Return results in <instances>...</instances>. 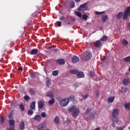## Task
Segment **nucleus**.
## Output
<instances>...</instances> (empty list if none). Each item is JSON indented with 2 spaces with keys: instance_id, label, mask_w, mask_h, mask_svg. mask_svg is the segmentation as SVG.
Masks as SVG:
<instances>
[{
  "instance_id": "1",
  "label": "nucleus",
  "mask_w": 130,
  "mask_h": 130,
  "mask_svg": "<svg viewBox=\"0 0 130 130\" xmlns=\"http://www.w3.org/2000/svg\"><path fill=\"white\" fill-rule=\"evenodd\" d=\"M122 16L123 20H126L128 17H130V7L124 9V14L123 12H119L116 15V18L117 20H120L121 18H122Z\"/></svg>"
},
{
  "instance_id": "2",
  "label": "nucleus",
  "mask_w": 130,
  "mask_h": 130,
  "mask_svg": "<svg viewBox=\"0 0 130 130\" xmlns=\"http://www.w3.org/2000/svg\"><path fill=\"white\" fill-rule=\"evenodd\" d=\"M68 110L69 112H73L72 113V116L73 117L76 118L79 116V114L80 113V110L77 108L76 106H73L71 107L70 108L68 109Z\"/></svg>"
},
{
  "instance_id": "3",
  "label": "nucleus",
  "mask_w": 130,
  "mask_h": 130,
  "mask_svg": "<svg viewBox=\"0 0 130 130\" xmlns=\"http://www.w3.org/2000/svg\"><path fill=\"white\" fill-rule=\"evenodd\" d=\"M69 103H70V101H69V99H64L59 101V104L62 107L68 106Z\"/></svg>"
},
{
  "instance_id": "4",
  "label": "nucleus",
  "mask_w": 130,
  "mask_h": 130,
  "mask_svg": "<svg viewBox=\"0 0 130 130\" xmlns=\"http://www.w3.org/2000/svg\"><path fill=\"white\" fill-rule=\"evenodd\" d=\"M91 58H92V53L91 52L87 53L85 57H81V60H83V61L89 60V59H91Z\"/></svg>"
},
{
  "instance_id": "5",
  "label": "nucleus",
  "mask_w": 130,
  "mask_h": 130,
  "mask_svg": "<svg viewBox=\"0 0 130 130\" xmlns=\"http://www.w3.org/2000/svg\"><path fill=\"white\" fill-rule=\"evenodd\" d=\"M88 10V7H87V3L81 5L78 8V11L80 12H85Z\"/></svg>"
},
{
  "instance_id": "6",
  "label": "nucleus",
  "mask_w": 130,
  "mask_h": 130,
  "mask_svg": "<svg viewBox=\"0 0 130 130\" xmlns=\"http://www.w3.org/2000/svg\"><path fill=\"white\" fill-rule=\"evenodd\" d=\"M119 114V110L118 109H115L113 110L112 113V116L113 117L115 118Z\"/></svg>"
},
{
  "instance_id": "7",
  "label": "nucleus",
  "mask_w": 130,
  "mask_h": 130,
  "mask_svg": "<svg viewBox=\"0 0 130 130\" xmlns=\"http://www.w3.org/2000/svg\"><path fill=\"white\" fill-rule=\"evenodd\" d=\"M46 128V125H45V124H44V123H42L38 126L37 130H44Z\"/></svg>"
},
{
  "instance_id": "8",
  "label": "nucleus",
  "mask_w": 130,
  "mask_h": 130,
  "mask_svg": "<svg viewBox=\"0 0 130 130\" xmlns=\"http://www.w3.org/2000/svg\"><path fill=\"white\" fill-rule=\"evenodd\" d=\"M80 61V59L77 56H73L72 57V63H77Z\"/></svg>"
},
{
  "instance_id": "9",
  "label": "nucleus",
  "mask_w": 130,
  "mask_h": 130,
  "mask_svg": "<svg viewBox=\"0 0 130 130\" xmlns=\"http://www.w3.org/2000/svg\"><path fill=\"white\" fill-rule=\"evenodd\" d=\"M39 109H43L44 108V103L42 101H39L38 103Z\"/></svg>"
},
{
  "instance_id": "10",
  "label": "nucleus",
  "mask_w": 130,
  "mask_h": 130,
  "mask_svg": "<svg viewBox=\"0 0 130 130\" xmlns=\"http://www.w3.org/2000/svg\"><path fill=\"white\" fill-rule=\"evenodd\" d=\"M122 83L124 86H127V85H129L130 84V79L127 78L124 79L122 81Z\"/></svg>"
},
{
  "instance_id": "11",
  "label": "nucleus",
  "mask_w": 130,
  "mask_h": 130,
  "mask_svg": "<svg viewBox=\"0 0 130 130\" xmlns=\"http://www.w3.org/2000/svg\"><path fill=\"white\" fill-rule=\"evenodd\" d=\"M46 96L50 97V98H53V97H54V94L53 93V92L48 91L46 93Z\"/></svg>"
},
{
  "instance_id": "12",
  "label": "nucleus",
  "mask_w": 130,
  "mask_h": 130,
  "mask_svg": "<svg viewBox=\"0 0 130 130\" xmlns=\"http://www.w3.org/2000/svg\"><path fill=\"white\" fill-rule=\"evenodd\" d=\"M56 62L57 64H64L66 63V61L63 59H59L56 60Z\"/></svg>"
},
{
  "instance_id": "13",
  "label": "nucleus",
  "mask_w": 130,
  "mask_h": 130,
  "mask_svg": "<svg viewBox=\"0 0 130 130\" xmlns=\"http://www.w3.org/2000/svg\"><path fill=\"white\" fill-rule=\"evenodd\" d=\"M79 73V70L77 69H73L70 71V73L71 75H77Z\"/></svg>"
},
{
  "instance_id": "14",
  "label": "nucleus",
  "mask_w": 130,
  "mask_h": 130,
  "mask_svg": "<svg viewBox=\"0 0 130 130\" xmlns=\"http://www.w3.org/2000/svg\"><path fill=\"white\" fill-rule=\"evenodd\" d=\"M38 53V49H33L31 50L30 54L31 55H34V54H37Z\"/></svg>"
},
{
  "instance_id": "15",
  "label": "nucleus",
  "mask_w": 130,
  "mask_h": 130,
  "mask_svg": "<svg viewBox=\"0 0 130 130\" xmlns=\"http://www.w3.org/2000/svg\"><path fill=\"white\" fill-rule=\"evenodd\" d=\"M114 99H115V98L114 96H110L108 99L107 101L109 103H112V102L114 101Z\"/></svg>"
},
{
  "instance_id": "16",
  "label": "nucleus",
  "mask_w": 130,
  "mask_h": 130,
  "mask_svg": "<svg viewBox=\"0 0 130 130\" xmlns=\"http://www.w3.org/2000/svg\"><path fill=\"white\" fill-rule=\"evenodd\" d=\"M94 45L95 47H100V46H101V42L99 40L96 41L94 43Z\"/></svg>"
},
{
  "instance_id": "17",
  "label": "nucleus",
  "mask_w": 130,
  "mask_h": 130,
  "mask_svg": "<svg viewBox=\"0 0 130 130\" xmlns=\"http://www.w3.org/2000/svg\"><path fill=\"white\" fill-rule=\"evenodd\" d=\"M41 118L42 117L40 115H36L34 117L35 120H37V121H40V120H41Z\"/></svg>"
},
{
  "instance_id": "18",
  "label": "nucleus",
  "mask_w": 130,
  "mask_h": 130,
  "mask_svg": "<svg viewBox=\"0 0 130 130\" xmlns=\"http://www.w3.org/2000/svg\"><path fill=\"white\" fill-rule=\"evenodd\" d=\"M85 77V75L84 74V73L83 72H78L77 73V78H84Z\"/></svg>"
},
{
  "instance_id": "19",
  "label": "nucleus",
  "mask_w": 130,
  "mask_h": 130,
  "mask_svg": "<svg viewBox=\"0 0 130 130\" xmlns=\"http://www.w3.org/2000/svg\"><path fill=\"white\" fill-rule=\"evenodd\" d=\"M36 103L35 102H32V103L30 104V109H35V108H36Z\"/></svg>"
},
{
  "instance_id": "20",
  "label": "nucleus",
  "mask_w": 130,
  "mask_h": 130,
  "mask_svg": "<svg viewBox=\"0 0 130 130\" xmlns=\"http://www.w3.org/2000/svg\"><path fill=\"white\" fill-rule=\"evenodd\" d=\"M19 126L20 129H25V122H21V123L20 124Z\"/></svg>"
},
{
  "instance_id": "21",
  "label": "nucleus",
  "mask_w": 130,
  "mask_h": 130,
  "mask_svg": "<svg viewBox=\"0 0 130 130\" xmlns=\"http://www.w3.org/2000/svg\"><path fill=\"white\" fill-rule=\"evenodd\" d=\"M9 124L11 126H14L15 125V121L14 120H9Z\"/></svg>"
},
{
  "instance_id": "22",
  "label": "nucleus",
  "mask_w": 130,
  "mask_h": 130,
  "mask_svg": "<svg viewBox=\"0 0 130 130\" xmlns=\"http://www.w3.org/2000/svg\"><path fill=\"white\" fill-rule=\"evenodd\" d=\"M52 75L54 77H56V76H57V75H58V71H57V70L53 71L52 72Z\"/></svg>"
},
{
  "instance_id": "23",
  "label": "nucleus",
  "mask_w": 130,
  "mask_h": 130,
  "mask_svg": "<svg viewBox=\"0 0 130 130\" xmlns=\"http://www.w3.org/2000/svg\"><path fill=\"white\" fill-rule=\"evenodd\" d=\"M55 102V101L54 100V99L52 98V99L49 101L48 103L50 105H52Z\"/></svg>"
},
{
  "instance_id": "24",
  "label": "nucleus",
  "mask_w": 130,
  "mask_h": 130,
  "mask_svg": "<svg viewBox=\"0 0 130 130\" xmlns=\"http://www.w3.org/2000/svg\"><path fill=\"white\" fill-rule=\"evenodd\" d=\"M108 37L104 36L101 39V41H107Z\"/></svg>"
},
{
  "instance_id": "25",
  "label": "nucleus",
  "mask_w": 130,
  "mask_h": 130,
  "mask_svg": "<svg viewBox=\"0 0 130 130\" xmlns=\"http://www.w3.org/2000/svg\"><path fill=\"white\" fill-rule=\"evenodd\" d=\"M54 121L55 123L58 124V123H59V120L58 119V117L56 116L54 119Z\"/></svg>"
},
{
  "instance_id": "26",
  "label": "nucleus",
  "mask_w": 130,
  "mask_h": 130,
  "mask_svg": "<svg viewBox=\"0 0 130 130\" xmlns=\"http://www.w3.org/2000/svg\"><path fill=\"white\" fill-rule=\"evenodd\" d=\"M122 43L123 45H125V46H126V45H127V44H128V42H127V41L125 39H123Z\"/></svg>"
},
{
  "instance_id": "27",
  "label": "nucleus",
  "mask_w": 130,
  "mask_h": 130,
  "mask_svg": "<svg viewBox=\"0 0 130 130\" xmlns=\"http://www.w3.org/2000/svg\"><path fill=\"white\" fill-rule=\"evenodd\" d=\"M124 107H125V109H128V110H129V109H130V103H126L124 105Z\"/></svg>"
},
{
  "instance_id": "28",
  "label": "nucleus",
  "mask_w": 130,
  "mask_h": 130,
  "mask_svg": "<svg viewBox=\"0 0 130 130\" xmlns=\"http://www.w3.org/2000/svg\"><path fill=\"white\" fill-rule=\"evenodd\" d=\"M75 13L76 16H77V17H79V18H82V13H81V12H75Z\"/></svg>"
},
{
  "instance_id": "29",
  "label": "nucleus",
  "mask_w": 130,
  "mask_h": 130,
  "mask_svg": "<svg viewBox=\"0 0 130 130\" xmlns=\"http://www.w3.org/2000/svg\"><path fill=\"white\" fill-rule=\"evenodd\" d=\"M33 113H34V111L31 109L28 110L27 114H28V115H32Z\"/></svg>"
},
{
  "instance_id": "30",
  "label": "nucleus",
  "mask_w": 130,
  "mask_h": 130,
  "mask_svg": "<svg viewBox=\"0 0 130 130\" xmlns=\"http://www.w3.org/2000/svg\"><path fill=\"white\" fill-rule=\"evenodd\" d=\"M29 93H30V94L31 95H35V91H34V90H33V89L30 88L29 90Z\"/></svg>"
},
{
  "instance_id": "31",
  "label": "nucleus",
  "mask_w": 130,
  "mask_h": 130,
  "mask_svg": "<svg viewBox=\"0 0 130 130\" xmlns=\"http://www.w3.org/2000/svg\"><path fill=\"white\" fill-rule=\"evenodd\" d=\"M70 8H75V2L72 1L70 4Z\"/></svg>"
},
{
  "instance_id": "32",
  "label": "nucleus",
  "mask_w": 130,
  "mask_h": 130,
  "mask_svg": "<svg viewBox=\"0 0 130 130\" xmlns=\"http://www.w3.org/2000/svg\"><path fill=\"white\" fill-rule=\"evenodd\" d=\"M5 122V118L4 117H1L0 118V123L1 124H3Z\"/></svg>"
},
{
  "instance_id": "33",
  "label": "nucleus",
  "mask_w": 130,
  "mask_h": 130,
  "mask_svg": "<svg viewBox=\"0 0 130 130\" xmlns=\"http://www.w3.org/2000/svg\"><path fill=\"white\" fill-rule=\"evenodd\" d=\"M127 90V88L125 87H123L121 88V92H122V93H125V92H126Z\"/></svg>"
},
{
  "instance_id": "34",
  "label": "nucleus",
  "mask_w": 130,
  "mask_h": 130,
  "mask_svg": "<svg viewBox=\"0 0 130 130\" xmlns=\"http://www.w3.org/2000/svg\"><path fill=\"white\" fill-rule=\"evenodd\" d=\"M124 60L126 61V62H129L130 61V56H127L124 58Z\"/></svg>"
},
{
  "instance_id": "35",
  "label": "nucleus",
  "mask_w": 130,
  "mask_h": 130,
  "mask_svg": "<svg viewBox=\"0 0 130 130\" xmlns=\"http://www.w3.org/2000/svg\"><path fill=\"white\" fill-rule=\"evenodd\" d=\"M20 109H21V111H24L25 110V108L24 107V105H19Z\"/></svg>"
},
{
  "instance_id": "36",
  "label": "nucleus",
  "mask_w": 130,
  "mask_h": 130,
  "mask_svg": "<svg viewBox=\"0 0 130 130\" xmlns=\"http://www.w3.org/2000/svg\"><path fill=\"white\" fill-rule=\"evenodd\" d=\"M46 85L47 87H49V86H51V81L50 80H47L46 82Z\"/></svg>"
},
{
  "instance_id": "37",
  "label": "nucleus",
  "mask_w": 130,
  "mask_h": 130,
  "mask_svg": "<svg viewBox=\"0 0 130 130\" xmlns=\"http://www.w3.org/2000/svg\"><path fill=\"white\" fill-rule=\"evenodd\" d=\"M91 110H91V109H90V108L87 109L85 111V114L86 115H88V114H89V112H90V111H91Z\"/></svg>"
},
{
  "instance_id": "38",
  "label": "nucleus",
  "mask_w": 130,
  "mask_h": 130,
  "mask_svg": "<svg viewBox=\"0 0 130 130\" xmlns=\"http://www.w3.org/2000/svg\"><path fill=\"white\" fill-rule=\"evenodd\" d=\"M67 99H68L69 101H70V100H73L75 99V96L71 95V96H69Z\"/></svg>"
},
{
  "instance_id": "39",
  "label": "nucleus",
  "mask_w": 130,
  "mask_h": 130,
  "mask_svg": "<svg viewBox=\"0 0 130 130\" xmlns=\"http://www.w3.org/2000/svg\"><path fill=\"white\" fill-rule=\"evenodd\" d=\"M88 18V16L86 14H84L82 15V19L83 20H87V19Z\"/></svg>"
},
{
  "instance_id": "40",
  "label": "nucleus",
  "mask_w": 130,
  "mask_h": 130,
  "mask_svg": "<svg viewBox=\"0 0 130 130\" xmlns=\"http://www.w3.org/2000/svg\"><path fill=\"white\" fill-rule=\"evenodd\" d=\"M9 118H10V119H12V118H13V117H14V115L13 114V113L11 112L10 113V114L8 116Z\"/></svg>"
},
{
  "instance_id": "41",
  "label": "nucleus",
  "mask_w": 130,
  "mask_h": 130,
  "mask_svg": "<svg viewBox=\"0 0 130 130\" xmlns=\"http://www.w3.org/2000/svg\"><path fill=\"white\" fill-rule=\"evenodd\" d=\"M108 19V17H107V15H106L105 16H104L103 18H102V21L103 22H105V21H106V19Z\"/></svg>"
},
{
  "instance_id": "42",
  "label": "nucleus",
  "mask_w": 130,
  "mask_h": 130,
  "mask_svg": "<svg viewBox=\"0 0 130 130\" xmlns=\"http://www.w3.org/2000/svg\"><path fill=\"white\" fill-rule=\"evenodd\" d=\"M24 100H26V101H27V102L30 100V98L28 96H25L24 97Z\"/></svg>"
},
{
  "instance_id": "43",
  "label": "nucleus",
  "mask_w": 130,
  "mask_h": 130,
  "mask_svg": "<svg viewBox=\"0 0 130 130\" xmlns=\"http://www.w3.org/2000/svg\"><path fill=\"white\" fill-rule=\"evenodd\" d=\"M56 24L58 27H61V22L60 21H57Z\"/></svg>"
},
{
  "instance_id": "44",
  "label": "nucleus",
  "mask_w": 130,
  "mask_h": 130,
  "mask_svg": "<svg viewBox=\"0 0 130 130\" xmlns=\"http://www.w3.org/2000/svg\"><path fill=\"white\" fill-rule=\"evenodd\" d=\"M41 115L42 117H46V114H45V112H42Z\"/></svg>"
},
{
  "instance_id": "45",
  "label": "nucleus",
  "mask_w": 130,
  "mask_h": 130,
  "mask_svg": "<svg viewBox=\"0 0 130 130\" xmlns=\"http://www.w3.org/2000/svg\"><path fill=\"white\" fill-rule=\"evenodd\" d=\"M113 121H115V122H118V121H119V120L118 119V118H114V119H113Z\"/></svg>"
},
{
  "instance_id": "46",
  "label": "nucleus",
  "mask_w": 130,
  "mask_h": 130,
  "mask_svg": "<svg viewBox=\"0 0 130 130\" xmlns=\"http://www.w3.org/2000/svg\"><path fill=\"white\" fill-rule=\"evenodd\" d=\"M124 128V126L117 127V130H123Z\"/></svg>"
},
{
  "instance_id": "47",
  "label": "nucleus",
  "mask_w": 130,
  "mask_h": 130,
  "mask_svg": "<svg viewBox=\"0 0 130 130\" xmlns=\"http://www.w3.org/2000/svg\"><path fill=\"white\" fill-rule=\"evenodd\" d=\"M102 14H104V11L101 12H98V11H96V12H95V14H96V15H102Z\"/></svg>"
},
{
  "instance_id": "48",
  "label": "nucleus",
  "mask_w": 130,
  "mask_h": 130,
  "mask_svg": "<svg viewBox=\"0 0 130 130\" xmlns=\"http://www.w3.org/2000/svg\"><path fill=\"white\" fill-rule=\"evenodd\" d=\"M95 115H96V113L95 112H93V113L90 114V116H91L92 117H94Z\"/></svg>"
},
{
  "instance_id": "49",
  "label": "nucleus",
  "mask_w": 130,
  "mask_h": 130,
  "mask_svg": "<svg viewBox=\"0 0 130 130\" xmlns=\"http://www.w3.org/2000/svg\"><path fill=\"white\" fill-rule=\"evenodd\" d=\"M30 77L31 78H36V75H35V74H34V73H31L30 74Z\"/></svg>"
},
{
  "instance_id": "50",
  "label": "nucleus",
  "mask_w": 130,
  "mask_h": 130,
  "mask_svg": "<svg viewBox=\"0 0 130 130\" xmlns=\"http://www.w3.org/2000/svg\"><path fill=\"white\" fill-rule=\"evenodd\" d=\"M73 86L75 88V89H77V88L79 87V84H74L73 85Z\"/></svg>"
},
{
  "instance_id": "51",
  "label": "nucleus",
  "mask_w": 130,
  "mask_h": 130,
  "mask_svg": "<svg viewBox=\"0 0 130 130\" xmlns=\"http://www.w3.org/2000/svg\"><path fill=\"white\" fill-rule=\"evenodd\" d=\"M88 97H89V94H86L83 96V99L84 100H86V99H87Z\"/></svg>"
},
{
  "instance_id": "52",
  "label": "nucleus",
  "mask_w": 130,
  "mask_h": 130,
  "mask_svg": "<svg viewBox=\"0 0 130 130\" xmlns=\"http://www.w3.org/2000/svg\"><path fill=\"white\" fill-rule=\"evenodd\" d=\"M64 19H66V18L64 16H60L59 18L60 21H62L63 20H64Z\"/></svg>"
},
{
  "instance_id": "53",
  "label": "nucleus",
  "mask_w": 130,
  "mask_h": 130,
  "mask_svg": "<svg viewBox=\"0 0 130 130\" xmlns=\"http://www.w3.org/2000/svg\"><path fill=\"white\" fill-rule=\"evenodd\" d=\"M7 130H15V129L13 127H10L7 128Z\"/></svg>"
},
{
  "instance_id": "54",
  "label": "nucleus",
  "mask_w": 130,
  "mask_h": 130,
  "mask_svg": "<svg viewBox=\"0 0 130 130\" xmlns=\"http://www.w3.org/2000/svg\"><path fill=\"white\" fill-rule=\"evenodd\" d=\"M89 76H90L91 77H93L94 76V73H92V72H90L89 74Z\"/></svg>"
},
{
  "instance_id": "55",
  "label": "nucleus",
  "mask_w": 130,
  "mask_h": 130,
  "mask_svg": "<svg viewBox=\"0 0 130 130\" xmlns=\"http://www.w3.org/2000/svg\"><path fill=\"white\" fill-rule=\"evenodd\" d=\"M112 126L113 127H115V122H114V121H113V123H112Z\"/></svg>"
},
{
  "instance_id": "56",
  "label": "nucleus",
  "mask_w": 130,
  "mask_h": 130,
  "mask_svg": "<svg viewBox=\"0 0 130 130\" xmlns=\"http://www.w3.org/2000/svg\"><path fill=\"white\" fill-rule=\"evenodd\" d=\"M85 90L86 91H90V86H89V87H86L85 88Z\"/></svg>"
},
{
  "instance_id": "57",
  "label": "nucleus",
  "mask_w": 130,
  "mask_h": 130,
  "mask_svg": "<svg viewBox=\"0 0 130 130\" xmlns=\"http://www.w3.org/2000/svg\"><path fill=\"white\" fill-rule=\"evenodd\" d=\"M54 47V45H52L51 46L48 47V49H51V48H53Z\"/></svg>"
},
{
  "instance_id": "58",
  "label": "nucleus",
  "mask_w": 130,
  "mask_h": 130,
  "mask_svg": "<svg viewBox=\"0 0 130 130\" xmlns=\"http://www.w3.org/2000/svg\"><path fill=\"white\" fill-rule=\"evenodd\" d=\"M18 70V71H23V68L22 67H19Z\"/></svg>"
},
{
  "instance_id": "59",
  "label": "nucleus",
  "mask_w": 130,
  "mask_h": 130,
  "mask_svg": "<svg viewBox=\"0 0 130 130\" xmlns=\"http://www.w3.org/2000/svg\"><path fill=\"white\" fill-rule=\"evenodd\" d=\"M57 101H58L59 102V101L61 100L60 98H59V97L57 98Z\"/></svg>"
},
{
  "instance_id": "60",
  "label": "nucleus",
  "mask_w": 130,
  "mask_h": 130,
  "mask_svg": "<svg viewBox=\"0 0 130 130\" xmlns=\"http://www.w3.org/2000/svg\"><path fill=\"white\" fill-rule=\"evenodd\" d=\"M76 3H79L80 0H74Z\"/></svg>"
},
{
  "instance_id": "61",
  "label": "nucleus",
  "mask_w": 130,
  "mask_h": 130,
  "mask_svg": "<svg viewBox=\"0 0 130 130\" xmlns=\"http://www.w3.org/2000/svg\"><path fill=\"white\" fill-rule=\"evenodd\" d=\"M127 27H128V28H129V27H130V22L128 23V25H127Z\"/></svg>"
},
{
  "instance_id": "62",
  "label": "nucleus",
  "mask_w": 130,
  "mask_h": 130,
  "mask_svg": "<svg viewBox=\"0 0 130 130\" xmlns=\"http://www.w3.org/2000/svg\"><path fill=\"white\" fill-rule=\"evenodd\" d=\"M94 130H100V128H99V127H98L96 129H95Z\"/></svg>"
},
{
  "instance_id": "63",
  "label": "nucleus",
  "mask_w": 130,
  "mask_h": 130,
  "mask_svg": "<svg viewBox=\"0 0 130 130\" xmlns=\"http://www.w3.org/2000/svg\"><path fill=\"white\" fill-rule=\"evenodd\" d=\"M54 51L55 52H56V51H57V50L56 49H54Z\"/></svg>"
},
{
  "instance_id": "64",
  "label": "nucleus",
  "mask_w": 130,
  "mask_h": 130,
  "mask_svg": "<svg viewBox=\"0 0 130 130\" xmlns=\"http://www.w3.org/2000/svg\"><path fill=\"white\" fill-rule=\"evenodd\" d=\"M37 56L38 57H39V54H37Z\"/></svg>"
}]
</instances>
